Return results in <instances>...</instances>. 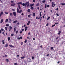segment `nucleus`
Returning a JSON list of instances; mask_svg holds the SVG:
<instances>
[{
  "label": "nucleus",
  "mask_w": 65,
  "mask_h": 65,
  "mask_svg": "<svg viewBox=\"0 0 65 65\" xmlns=\"http://www.w3.org/2000/svg\"><path fill=\"white\" fill-rule=\"evenodd\" d=\"M22 5L23 6H25V8H26V7H28L29 6V2H27L25 3V4L24 3H23L22 4Z\"/></svg>",
  "instance_id": "nucleus-1"
},
{
  "label": "nucleus",
  "mask_w": 65,
  "mask_h": 65,
  "mask_svg": "<svg viewBox=\"0 0 65 65\" xmlns=\"http://www.w3.org/2000/svg\"><path fill=\"white\" fill-rule=\"evenodd\" d=\"M17 4H18V6L19 7V8H21V6H20V4L22 5V2L18 3Z\"/></svg>",
  "instance_id": "nucleus-2"
},
{
  "label": "nucleus",
  "mask_w": 65,
  "mask_h": 65,
  "mask_svg": "<svg viewBox=\"0 0 65 65\" xmlns=\"http://www.w3.org/2000/svg\"><path fill=\"white\" fill-rule=\"evenodd\" d=\"M12 14L14 15V16H16L17 15V13L15 12H13Z\"/></svg>",
  "instance_id": "nucleus-3"
},
{
  "label": "nucleus",
  "mask_w": 65,
  "mask_h": 65,
  "mask_svg": "<svg viewBox=\"0 0 65 65\" xmlns=\"http://www.w3.org/2000/svg\"><path fill=\"white\" fill-rule=\"evenodd\" d=\"M34 5V4H30L29 6L30 7H32V6H33Z\"/></svg>",
  "instance_id": "nucleus-4"
},
{
  "label": "nucleus",
  "mask_w": 65,
  "mask_h": 65,
  "mask_svg": "<svg viewBox=\"0 0 65 65\" xmlns=\"http://www.w3.org/2000/svg\"><path fill=\"white\" fill-rule=\"evenodd\" d=\"M9 32H10V31H11V29H12V27H11V26H10L9 27Z\"/></svg>",
  "instance_id": "nucleus-5"
},
{
  "label": "nucleus",
  "mask_w": 65,
  "mask_h": 65,
  "mask_svg": "<svg viewBox=\"0 0 65 65\" xmlns=\"http://www.w3.org/2000/svg\"><path fill=\"white\" fill-rule=\"evenodd\" d=\"M15 3H14L12 4L11 5V6H15Z\"/></svg>",
  "instance_id": "nucleus-6"
},
{
  "label": "nucleus",
  "mask_w": 65,
  "mask_h": 65,
  "mask_svg": "<svg viewBox=\"0 0 65 65\" xmlns=\"http://www.w3.org/2000/svg\"><path fill=\"white\" fill-rule=\"evenodd\" d=\"M3 19H2L1 21V23H3Z\"/></svg>",
  "instance_id": "nucleus-7"
},
{
  "label": "nucleus",
  "mask_w": 65,
  "mask_h": 65,
  "mask_svg": "<svg viewBox=\"0 0 65 65\" xmlns=\"http://www.w3.org/2000/svg\"><path fill=\"white\" fill-rule=\"evenodd\" d=\"M17 22H18V21L15 20V21H13V23L14 24V23H17Z\"/></svg>",
  "instance_id": "nucleus-8"
},
{
  "label": "nucleus",
  "mask_w": 65,
  "mask_h": 65,
  "mask_svg": "<svg viewBox=\"0 0 65 65\" xmlns=\"http://www.w3.org/2000/svg\"><path fill=\"white\" fill-rule=\"evenodd\" d=\"M17 12L18 13H19V11H20L19 10V8H17Z\"/></svg>",
  "instance_id": "nucleus-9"
},
{
  "label": "nucleus",
  "mask_w": 65,
  "mask_h": 65,
  "mask_svg": "<svg viewBox=\"0 0 65 65\" xmlns=\"http://www.w3.org/2000/svg\"><path fill=\"white\" fill-rule=\"evenodd\" d=\"M8 44H6L5 45V46L6 47H8Z\"/></svg>",
  "instance_id": "nucleus-10"
},
{
  "label": "nucleus",
  "mask_w": 65,
  "mask_h": 65,
  "mask_svg": "<svg viewBox=\"0 0 65 65\" xmlns=\"http://www.w3.org/2000/svg\"><path fill=\"white\" fill-rule=\"evenodd\" d=\"M9 46L10 47H14V46H13L11 45H9Z\"/></svg>",
  "instance_id": "nucleus-11"
},
{
  "label": "nucleus",
  "mask_w": 65,
  "mask_h": 65,
  "mask_svg": "<svg viewBox=\"0 0 65 65\" xmlns=\"http://www.w3.org/2000/svg\"><path fill=\"white\" fill-rule=\"evenodd\" d=\"M35 12H34L33 13V14H32V15L33 16V17H35Z\"/></svg>",
  "instance_id": "nucleus-12"
},
{
  "label": "nucleus",
  "mask_w": 65,
  "mask_h": 65,
  "mask_svg": "<svg viewBox=\"0 0 65 65\" xmlns=\"http://www.w3.org/2000/svg\"><path fill=\"white\" fill-rule=\"evenodd\" d=\"M8 19H6V20L5 22L6 23L7 22H8Z\"/></svg>",
  "instance_id": "nucleus-13"
},
{
  "label": "nucleus",
  "mask_w": 65,
  "mask_h": 65,
  "mask_svg": "<svg viewBox=\"0 0 65 65\" xmlns=\"http://www.w3.org/2000/svg\"><path fill=\"white\" fill-rule=\"evenodd\" d=\"M2 42H3V43H3V44H4V40H3L2 41Z\"/></svg>",
  "instance_id": "nucleus-14"
},
{
  "label": "nucleus",
  "mask_w": 65,
  "mask_h": 65,
  "mask_svg": "<svg viewBox=\"0 0 65 65\" xmlns=\"http://www.w3.org/2000/svg\"><path fill=\"white\" fill-rule=\"evenodd\" d=\"M5 30H6V31H7V27H5Z\"/></svg>",
  "instance_id": "nucleus-15"
},
{
  "label": "nucleus",
  "mask_w": 65,
  "mask_h": 65,
  "mask_svg": "<svg viewBox=\"0 0 65 65\" xmlns=\"http://www.w3.org/2000/svg\"><path fill=\"white\" fill-rule=\"evenodd\" d=\"M39 4L38 3L36 5V6H39Z\"/></svg>",
  "instance_id": "nucleus-16"
},
{
  "label": "nucleus",
  "mask_w": 65,
  "mask_h": 65,
  "mask_svg": "<svg viewBox=\"0 0 65 65\" xmlns=\"http://www.w3.org/2000/svg\"><path fill=\"white\" fill-rule=\"evenodd\" d=\"M27 11H28V12H30V9H29L27 10Z\"/></svg>",
  "instance_id": "nucleus-17"
},
{
  "label": "nucleus",
  "mask_w": 65,
  "mask_h": 65,
  "mask_svg": "<svg viewBox=\"0 0 65 65\" xmlns=\"http://www.w3.org/2000/svg\"><path fill=\"white\" fill-rule=\"evenodd\" d=\"M6 60L7 62V63H8V62H9V60H8V59H7Z\"/></svg>",
  "instance_id": "nucleus-18"
},
{
  "label": "nucleus",
  "mask_w": 65,
  "mask_h": 65,
  "mask_svg": "<svg viewBox=\"0 0 65 65\" xmlns=\"http://www.w3.org/2000/svg\"><path fill=\"white\" fill-rule=\"evenodd\" d=\"M47 7V5H46V4H45V8H46Z\"/></svg>",
  "instance_id": "nucleus-19"
},
{
  "label": "nucleus",
  "mask_w": 65,
  "mask_h": 65,
  "mask_svg": "<svg viewBox=\"0 0 65 65\" xmlns=\"http://www.w3.org/2000/svg\"><path fill=\"white\" fill-rule=\"evenodd\" d=\"M8 40H10V38L9 37H8Z\"/></svg>",
  "instance_id": "nucleus-20"
},
{
  "label": "nucleus",
  "mask_w": 65,
  "mask_h": 65,
  "mask_svg": "<svg viewBox=\"0 0 65 65\" xmlns=\"http://www.w3.org/2000/svg\"><path fill=\"white\" fill-rule=\"evenodd\" d=\"M21 58V59H24V58H25V56L22 57Z\"/></svg>",
  "instance_id": "nucleus-21"
},
{
  "label": "nucleus",
  "mask_w": 65,
  "mask_h": 65,
  "mask_svg": "<svg viewBox=\"0 0 65 65\" xmlns=\"http://www.w3.org/2000/svg\"><path fill=\"white\" fill-rule=\"evenodd\" d=\"M18 33V30H17L16 31V34H17Z\"/></svg>",
  "instance_id": "nucleus-22"
},
{
  "label": "nucleus",
  "mask_w": 65,
  "mask_h": 65,
  "mask_svg": "<svg viewBox=\"0 0 65 65\" xmlns=\"http://www.w3.org/2000/svg\"><path fill=\"white\" fill-rule=\"evenodd\" d=\"M22 10H20V11H19V13H21V12H22Z\"/></svg>",
  "instance_id": "nucleus-23"
},
{
  "label": "nucleus",
  "mask_w": 65,
  "mask_h": 65,
  "mask_svg": "<svg viewBox=\"0 0 65 65\" xmlns=\"http://www.w3.org/2000/svg\"><path fill=\"white\" fill-rule=\"evenodd\" d=\"M61 4H62V5H65V3H62Z\"/></svg>",
  "instance_id": "nucleus-24"
},
{
  "label": "nucleus",
  "mask_w": 65,
  "mask_h": 65,
  "mask_svg": "<svg viewBox=\"0 0 65 65\" xmlns=\"http://www.w3.org/2000/svg\"><path fill=\"white\" fill-rule=\"evenodd\" d=\"M10 16H11V17H12V13H10Z\"/></svg>",
  "instance_id": "nucleus-25"
},
{
  "label": "nucleus",
  "mask_w": 65,
  "mask_h": 65,
  "mask_svg": "<svg viewBox=\"0 0 65 65\" xmlns=\"http://www.w3.org/2000/svg\"><path fill=\"white\" fill-rule=\"evenodd\" d=\"M45 1L44 0L42 1L43 3H45Z\"/></svg>",
  "instance_id": "nucleus-26"
},
{
  "label": "nucleus",
  "mask_w": 65,
  "mask_h": 65,
  "mask_svg": "<svg viewBox=\"0 0 65 65\" xmlns=\"http://www.w3.org/2000/svg\"><path fill=\"white\" fill-rule=\"evenodd\" d=\"M5 14H8V12H5Z\"/></svg>",
  "instance_id": "nucleus-27"
},
{
  "label": "nucleus",
  "mask_w": 65,
  "mask_h": 65,
  "mask_svg": "<svg viewBox=\"0 0 65 65\" xmlns=\"http://www.w3.org/2000/svg\"><path fill=\"white\" fill-rule=\"evenodd\" d=\"M50 19V17H49L47 18V20H49V19Z\"/></svg>",
  "instance_id": "nucleus-28"
},
{
  "label": "nucleus",
  "mask_w": 65,
  "mask_h": 65,
  "mask_svg": "<svg viewBox=\"0 0 65 65\" xmlns=\"http://www.w3.org/2000/svg\"><path fill=\"white\" fill-rule=\"evenodd\" d=\"M13 1H11V3H13Z\"/></svg>",
  "instance_id": "nucleus-29"
},
{
  "label": "nucleus",
  "mask_w": 65,
  "mask_h": 65,
  "mask_svg": "<svg viewBox=\"0 0 65 65\" xmlns=\"http://www.w3.org/2000/svg\"><path fill=\"white\" fill-rule=\"evenodd\" d=\"M60 33H61V31H59V32L58 33L59 35H60Z\"/></svg>",
  "instance_id": "nucleus-30"
},
{
  "label": "nucleus",
  "mask_w": 65,
  "mask_h": 65,
  "mask_svg": "<svg viewBox=\"0 0 65 65\" xmlns=\"http://www.w3.org/2000/svg\"><path fill=\"white\" fill-rule=\"evenodd\" d=\"M54 26H55V24H54V25H52V27H54Z\"/></svg>",
  "instance_id": "nucleus-31"
},
{
  "label": "nucleus",
  "mask_w": 65,
  "mask_h": 65,
  "mask_svg": "<svg viewBox=\"0 0 65 65\" xmlns=\"http://www.w3.org/2000/svg\"><path fill=\"white\" fill-rule=\"evenodd\" d=\"M14 35V34H11V36H13Z\"/></svg>",
  "instance_id": "nucleus-32"
},
{
  "label": "nucleus",
  "mask_w": 65,
  "mask_h": 65,
  "mask_svg": "<svg viewBox=\"0 0 65 65\" xmlns=\"http://www.w3.org/2000/svg\"><path fill=\"white\" fill-rule=\"evenodd\" d=\"M6 26L7 27H8V26H9V24H6Z\"/></svg>",
  "instance_id": "nucleus-33"
},
{
  "label": "nucleus",
  "mask_w": 65,
  "mask_h": 65,
  "mask_svg": "<svg viewBox=\"0 0 65 65\" xmlns=\"http://www.w3.org/2000/svg\"><path fill=\"white\" fill-rule=\"evenodd\" d=\"M0 14H3V11H2L1 12V13H0Z\"/></svg>",
  "instance_id": "nucleus-34"
},
{
  "label": "nucleus",
  "mask_w": 65,
  "mask_h": 65,
  "mask_svg": "<svg viewBox=\"0 0 65 65\" xmlns=\"http://www.w3.org/2000/svg\"><path fill=\"white\" fill-rule=\"evenodd\" d=\"M14 64L15 65H18V63H14Z\"/></svg>",
  "instance_id": "nucleus-35"
},
{
  "label": "nucleus",
  "mask_w": 65,
  "mask_h": 65,
  "mask_svg": "<svg viewBox=\"0 0 65 65\" xmlns=\"http://www.w3.org/2000/svg\"><path fill=\"white\" fill-rule=\"evenodd\" d=\"M25 43H26L27 42V40H26V39H25V41H24Z\"/></svg>",
  "instance_id": "nucleus-36"
},
{
  "label": "nucleus",
  "mask_w": 65,
  "mask_h": 65,
  "mask_svg": "<svg viewBox=\"0 0 65 65\" xmlns=\"http://www.w3.org/2000/svg\"><path fill=\"white\" fill-rule=\"evenodd\" d=\"M15 30H16V29H15V27L14 28V32L15 31Z\"/></svg>",
  "instance_id": "nucleus-37"
},
{
  "label": "nucleus",
  "mask_w": 65,
  "mask_h": 65,
  "mask_svg": "<svg viewBox=\"0 0 65 65\" xmlns=\"http://www.w3.org/2000/svg\"><path fill=\"white\" fill-rule=\"evenodd\" d=\"M1 31H2V32L3 31V28H1Z\"/></svg>",
  "instance_id": "nucleus-38"
},
{
  "label": "nucleus",
  "mask_w": 65,
  "mask_h": 65,
  "mask_svg": "<svg viewBox=\"0 0 65 65\" xmlns=\"http://www.w3.org/2000/svg\"><path fill=\"white\" fill-rule=\"evenodd\" d=\"M9 20L10 22H11V21H12L11 20V19H9Z\"/></svg>",
  "instance_id": "nucleus-39"
},
{
  "label": "nucleus",
  "mask_w": 65,
  "mask_h": 65,
  "mask_svg": "<svg viewBox=\"0 0 65 65\" xmlns=\"http://www.w3.org/2000/svg\"><path fill=\"white\" fill-rule=\"evenodd\" d=\"M7 57V55H5V57Z\"/></svg>",
  "instance_id": "nucleus-40"
},
{
  "label": "nucleus",
  "mask_w": 65,
  "mask_h": 65,
  "mask_svg": "<svg viewBox=\"0 0 65 65\" xmlns=\"http://www.w3.org/2000/svg\"><path fill=\"white\" fill-rule=\"evenodd\" d=\"M56 15H57V16H59V15L58 14V13H56Z\"/></svg>",
  "instance_id": "nucleus-41"
},
{
  "label": "nucleus",
  "mask_w": 65,
  "mask_h": 65,
  "mask_svg": "<svg viewBox=\"0 0 65 65\" xmlns=\"http://www.w3.org/2000/svg\"><path fill=\"white\" fill-rule=\"evenodd\" d=\"M51 50H53V47H51Z\"/></svg>",
  "instance_id": "nucleus-42"
},
{
  "label": "nucleus",
  "mask_w": 65,
  "mask_h": 65,
  "mask_svg": "<svg viewBox=\"0 0 65 65\" xmlns=\"http://www.w3.org/2000/svg\"><path fill=\"white\" fill-rule=\"evenodd\" d=\"M59 9L58 8H56L55 9L56 10H58Z\"/></svg>",
  "instance_id": "nucleus-43"
},
{
  "label": "nucleus",
  "mask_w": 65,
  "mask_h": 65,
  "mask_svg": "<svg viewBox=\"0 0 65 65\" xmlns=\"http://www.w3.org/2000/svg\"><path fill=\"white\" fill-rule=\"evenodd\" d=\"M27 39H30V37H27Z\"/></svg>",
  "instance_id": "nucleus-44"
},
{
  "label": "nucleus",
  "mask_w": 65,
  "mask_h": 65,
  "mask_svg": "<svg viewBox=\"0 0 65 65\" xmlns=\"http://www.w3.org/2000/svg\"><path fill=\"white\" fill-rule=\"evenodd\" d=\"M21 45H23V42L21 43Z\"/></svg>",
  "instance_id": "nucleus-45"
},
{
  "label": "nucleus",
  "mask_w": 65,
  "mask_h": 65,
  "mask_svg": "<svg viewBox=\"0 0 65 65\" xmlns=\"http://www.w3.org/2000/svg\"><path fill=\"white\" fill-rule=\"evenodd\" d=\"M28 28V27H25V29H27V28Z\"/></svg>",
  "instance_id": "nucleus-46"
},
{
  "label": "nucleus",
  "mask_w": 65,
  "mask_h": 65,
  "mask_svg": "<svg viewBox=\"0 0 65 65\" xmlns=\"http://www.w3.org/2000/svg\"><path fill=\"white\" fill-rule=\"evenodd\" d=\"M50 6V5H48L47 6V7H48Z\"/></svg>",
  "instance_id": "nucleus-47"
},
{
  "label": "nucleus",
  "mask_w": 65,
  "mask_h": 65,
  "mask_svg": "<svg viewBox=\"0 0 65 65\" xmlns=\"http://www.w3.org/2000/svg\"><path fill=\"white\" fill-rule=\"evenodd\" d=\"M28 17V18H29V17H30V15H27Z\"/></svg>",
  "instance_id": "nucleus-48"
},
{
  "label": "nucleus",
  "mask_w": 65,
  "mask_h": 65,
  "mask_svg": "<svg viewBox=\"0 0 65 65\" xmlns=\"http://www.w3.org/2000/svg\"><path fill=\"white\" fill-rule=\"evenodd\" d=\"M21 30L22 31H23L24 30V29H21Z\"/></svg>",
  "instance_id": "nucleus-49"
},
{
  "label": "nucleus",
  "mask_w": 65,
  "mask_h": 65,
  "mask_svg": "<svg viewBox=\"0 0 65 65\" xmlns=\"http://www.w3.org/2000/svg\"><path fill=\"white\" fill-rule=\"evenodd\" d=\"M48 23L46 25V26H48Z\"/></svg>",
  "instance_id": "nucleus-50"
},
{
  "label": "nucleus",
  "mask_w": 65,
  "mask_h": 65,
  "mask_svg": "<svg viewBox=\"0 0 65 65\" xmlns=\"http://www.w3.org/2000/svg\"><path fill=\"white\" fill-rule=\"evenodd\" d=\"M27 29L25 28V31H27Z\"/></svg>",
  "instance_id": "nucleus-51"
},
{
  "label": "nucleus",
  "mask_w": 65,
  "mask_h": 65,
  "mask_svg": "<svg viewBox=\"0 0 65 65\" xmlns=\"http://www.w3.org/2000/svg\"><path fill=\"white\" fill-rule=\"evenodd\" d=\"M59 38V37H57V38H56V39H58Z\"/></svg>",
  "instance_id": "nucleus-52"
},
{
  "label": "nucleus",
  "mask_w": 65,
  "mask_h": 65,
  "mask_svg": "<svg viewBox=\"0 0 65 65\" xmlns=\"http://www.w3.org/2000/svg\"><path fill=\"white\" fill-rule=\"evenodd\" d=\"M28 35H30V32H28Z\"/></svg>",
  "instance_id": "nucleus-53"
},
{
  "label": "nucleus",
  "mask_w": 65,
  "mask_h": 65,
  "mask_svg": "<svg viewBox=\"0 0 65 65\" xmlns=\"http://www.w3.org/2000/svg\"><path fill=\"white\" fill-rule=\"evenodd\" d=\"M34 57L32 56V59H34Z\"/></svg>",
  "instance_id": "nucleus-54"
},
{
  "label": "nucleus",
  "mask_w": 65,
  "mask_h": 65,
  "mask_svg": "<svg viewBox=\"0 0 65 65\" xmlns=\"http://www.w3.org/2000/svg\"><path fill=\"white\" fill-rule=\"evenodd\" d=\"M33 2H35V0H33Z\"/></svg>",
  "instance_id": "nucleus-55"
},
{
  "label": "nucleus",
  "mask_w": 65,
  "mask_h": 65,
  "mask_svg": "<svg viewBox=\"0 0 65 65\" xmlns=\"http://www.w3.org/2000/svg\"><path fill=\"white\" fill-rule=\"evenodd\" d=\"M52 5H53V4H54V2H52Z\"/></svg>",
  "instance_id": "nucleus-56"
},
{
  "label": "nucleus",
  "mask_w": 65,
  "mask_h": 65,
  "mask_svg": "<svg viewBox=\"0 0 65 65\" xmlns=\"http://www.w3.org/2000/svg\"><path fill=\"white\" fill-rule=\"evenodd\" d=\"M2 34L3 35L4 34V32H3L2 33Z\"/></svg>",
  "instance_id": "nucleus-57"
},
{
  "label": "nucleus",
  "mask_w": 65,
  "mask_h": 65,
  "mask_svg": "<svg viewBox=\"0 0 65 65\" xmlns=\"http://www.w3.org/2000/svg\"><path fill=\"white\" fill-rule=\"evenodd\" d=\"M1 30H0V34H1Z\"/></svg>",
  "instance_id": "nucleus-58"
},
{
  "label": "nucleus",
  "mask_w": 65,
  "mask_h": 65,
  "mask_svg": "<svg viewBox=\"0 0 65 65\" xmlns=\"http://www.w3.org/2000/svg\"><path fill=\"white\" fill-rule=\"evenodd\" d=\"M22 38H23V37H20V39H22Z\"/></svg>",
  "instance_id": "nucleus-59"
},
{
  "label": "nucleus",
  "mask_w": 65,
  "mask_h": 65,
  "mask_svg": "<svg viewBox=\"0 0 65 65\" xmlns=\"http://www.w3.org/2000/svg\"><path fill=\"white\" fill-rule=\"evenodd\" d=\"M33 40H35V38H33Z\"/></svg>",
  "instance_id": "nucleus-60"
},
{
  "label": "nucleus",
  "mask_w": 65,
  "mask_h": 65,
  "mask_svg": "<svg viewBox=\"0 0 65 65\" xmlns=\"http://www.w3.org/2000/svg\"><path fill=\"white\" fill-rule=\"evenodd\" d=\"M21 15H24V13H22L21 14Z\"/></svg>",
  "instance_id": "nucleus-61"
},
{
  "label": "nucleus",
  "mask_w": 65,
  "mask_h": 65,
  "mask_svg": "<svg viewBox=\"0 0 65 65\" xmlns=\"http://www.w3.org/2000/svg\"><path fill=\"white\" fill-rule=\"evenodd\" d=\"M40 17H41L42 15H41V14H40Z\"/></svg>",
  "instance_id": "nucleus-62"
},
{
  "label": "nucleus",
  "mask_w": 65,
  "mask_h": 65,
  "mask_svg": "<svg viewBox=\"0 0 65 65\" xmlns=\"http://www.w3.org/2000/svg\"><path fill=\"white\" fill-rule=\"evenodd\" d=\"M28 23H30V21H29L28 22Z\"/></svg>",
  "instance_id": "nucleus-63"
},
{
  "label": "nucleus",
  "mask_w": 65,
  "mask_h": 65,
  "mask_svg": "<svg viewBox=\"0 0 65 65\" xmlns=\"http://www.w3.org/2000/svg\"><path fill=\"white\" fill-rule=\"evenodd\" d=\"M49 54H48L46 55V56H49Z\"/></svg>",
  "instance_id": "nucleus-64"
}]
</instances>
